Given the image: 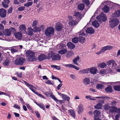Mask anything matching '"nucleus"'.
<instances>
[{
    "label": "nucleus",
    "mask_w": 120,
    "mask_h": 120,
    "mask_svg": "<svg viewBox=\"0 0 120 120\" xmlns=\"http://www.w3.org/2000/svg\"><path fill=\"white\" fill-rule=\"evenodd\" d=\"M97 71V69L95 67L84 69L79 71L80 74L87 73L90 72L91 74L94 75L96 74Z\"/></svg>",
    "instance_id": "f257e3e1"
},
{
    "label": "nucleus",
    "mask_w": 120,
    "mask_h": 120,
    "mask_svg": "<svg viewBox=\"0 0 120 120\" xmlns=\"http://www.w3.org/2000/svg\"><path fill=\"white\" fill-rule=\"evenodd\" d=\"M26 54L29 61L32 62L36 60L35 56V53L34 52L30 50H28L26 52Z\"/></svg>",
    "instance_id": "f03ea898"
},
{
    "label": "nucleus",
    "mask_w": 120,
    "mask_h": 120,
    "mask_svg": "<svg viewBox=\"0 0 120 120\" xmlns=\"http://www.w3.org/2000/svg\"><path fill=\"white\" fill-rule=\"evenodd\" d=\"M104 109L106 111L109 110L110 113L117 112L118 110L117 108L113 106H110V104L105 105L104 106Z\"/></svg>",
    "instance_id": "7ed1b4c3"
},
{
    "label": "nucleus",
    "mask_w": 120,
    "mask_h": 120,
    "mask_svg": "<svg viewBox=\"0 0 120 120\" xmlns=\"http://www.w3.org/2000/svg\"><path fill=\"white\" fill-rule=\"evenodd\" d=\"M51 58L52 60H59L61 58V56L58 54H55L52 52H49L48 54L47 58L49 59Z\"/></svg>",
    "instance_id": "20e7f679"
},
{
    "label": "nucleus",
    "mask_w": 120,
    "mask_h": 120,
    "mask_svg": "<svg viewBox=\"0 0 120 120\" xmlns=\"http://www.w3.org/2000/svg\"><path fill=\"white\" fill-rule=\"evenodd\" d=\"M119 22V20L116 18L110 19L109 21V26L111 28H113L116 26Z\"/></svg>",
    "instance_id": "39448f33"
},
{
    "label": "nucleus",
    "mask_w": 120,
    "mask_h": 120,
    "mask_svg": "<svg viewBox=\"0 0 120 120\" xmlns=\"http://www.w3.org/2000/svg\"><path fill=\"white\" fill-rule=\"evenodd\" d=\"M97 98H101V100H98L99 101L97 104L94 106V108L95 109H101L102 106V104L104 103V99L103 97H95Z\"/></svg>",
    "instance_id": "423d86ee"
},
{
    "label": "nucleus",
    "mask_w": 120,
    "mask_h": 120,
    "mask_svg": "<svg viewBox=\"0 0 120 120\" xmlns=\"http://www.w3.org/2000/svg\"><path fill=\"white\" fill-rule=\"evenodd\" d=\"M54 29L52 27H48L45 31V34L47 36L50 37L54 34Z\"/></svg>",
    "instance_id": "0eeeda50"
},
{
    "label": "nucleus",
    "mask_w": 120,
    "mask_h": 120,
    "mask_svg": "<svg viewBox=\"0 0 120 120\" xmlns=\"http://www.w3.org/2000/svg\"><path fill=\"white\" fill-rule=\"evenodd\" d=\"M106 71L107 73L108 74L109 73H111L112 72V70H111L109 67H107L106 70L105 69H101L99 72V74L102 76H103L105 75H107Z\"/></svg>",
    "instance_id": "6e6552de"
},
{
    "label": "nucleus",
    "mask_w": 120,
    "mask_h": 120,
    "mask_svg": "<svg viewBox=\"0 0 120 120\" xmlns=\"http://www.w3.org/2000/svg\"><path fill=\"white\" fill-rule=\"evenodd\" d=\"M23 48V46L22 45L18 46H14L12 47L11 49V52L14 53L18 52V51H20Z\"/></svg>",
    "instance_id": "1a4fd4ad"
},
{
    "label": "nucleus",
    "mask_w": 120,
    "mask_h": 120,
    "mask_svg": "<svg viewBox=\"0 0 120 120\" xmlns=\"http://www.w3.org/2000/svg\"><path fill=\"white\" fill-rule=\"evenodd\" d=\"M96 18L100 22L101 20H102L103 22H105L107 19V18L106 15L103 12H101L100 15L97 16Z\"/></svg>",
    "instance_id": "9d476101"
},
{
    "label": "nucleus",
    "mask_w": 120,
    "mask_h": 120,
    "mask_svg": "<svg viewBox=\"0 0 120 120\" xmlns=\"http://www.w3.org/2000/svg\"><path fill=\"white\" fill-rule=\"evenodd\" d=\"M68 18L69 20L68 22V24L69 26L71 27H73L77 24L79 22L73 19L72 16H69L68 17Z\"/></svg>",
    "instance_id": "9b49d317"
},
{
    "label": "nucleus",
    "mask_w": 120,
    "mask_h": 120,
    "mask_svg": "<svg viewBox=\"0 0 120 120\" xmlns=\"http://www.w3.org/2000/svg\"><path fill=\"white\" fill-rule=\"evenodd\" d=\"M26 61L25 58L22 57H20L16 59L15 61V64L16 65H21Z\"/></svg>",
    "instance_id": "f8f14e48"
},
{
    "label": "nucleus",
    "mask_w": 120,
    "mask_h": 120,
    "mask_svg": "<svg viewBox=\"0 0 120 120\" xmlns=\"http://www.w3.org/2000/svg\"><path fill=\"white\" fill-rule=\"evenodd\" d=\"M16 31V29L15 28L11 27L9 29H5L3 31V33L7 36H8L11 35L12 31L15 32Z\"/></svg>",
    "instance_id": "ddd939ff"
},
{
    "label": "nucleus",
    "mask_w": 120,
    "mask_h": 120,
    "mask_svg": "<svg viewBox=\"0 0 120 120\" xmlns=\"http://www.w3.org/2000/svg\"><path fill=\"white\" fill-rule=\"evenodd\" d=\"M24 82L25 84L33 92L34 94H35L37 92L35 90L37 89L33 85L29 84L26 82L24 81Z\"/></svg>",
    "instance_id": "4468645a"
},
{
    "label": "nucleus",
    "mask_w": 120,
    "mask_h": 120,
    "mask_svg": "<svg viewBox=\"0 0 120 120\" xmlns=\"http://www.w3.org/2000/svg\"><path fill=\"white\" fill-rule=\"evenodd\" d=\"M74 17L78 22H79L82 17V14L79 12H75L74 15Z\"/></svg>",
    "instance_id": "2eb2a0df"
},
{
    "label": "nucleus",
    "mask_w": 120,
    "mask_h": 120,
    "mask_svg": "<svg viewBox=\"0 0 120 120\" xmlns=\"http://www.w3.org/2000/svg\"><path fill=\"white\" fill-rule=\"evenodd\" d=\"M62 24L59 22H58L56 23L55 25V29L58 31L61 30L62 28Z\"/></svg>",
    "instance_id": "dca6fc26"
},
{
    "label": "nucleus",
    "mask_w": 120,
    "mask_h": 120,
    "mask_svg": "<svg viewBox=\"0 0 120 120\" xmlns=\"http://www.w3.org/2000/svg\"><path fill=\"white\" fill-rule=\"evenodd\" d=\"M6 11L3 8L0 9V16L2 18H4L6 16Z\"/></svg>",
    "instance_id": "f3484780"
},
{
    "label": "nucleus",
    "mask_w": 120,
    "mask_h": 120,
    "mask_svg": "<svg viewBox=\"0 0 120 120\" xmlns=\"http://www.w3.org/2000/svg\"><path fill=\"white\" fill-rule=\"evenodd\" d=\"M14 35L16 38L18 40H20L21 39L22 36V33L20 32L15 33Z\"/></svg>",
    "instance_id": "a211bd4d"
},
{
    "label": "nucleus",
    "mask_w": 120,
    "mask_h": 120,
    "mask_svg": "<svg viewBox=\"0 0 120 120\" xmlns=\"http://www.w3.org/2000/svg\"><path fill=\"white\" fill-rule=\"evenodd\" d=\"M78 112L79 113H81L84 110V109L83 107V105L81 104H80L77 108Z\"/></svg>",
    "instance_id": "6ab92c4d"
},
{
    "label": "nucleus",
    "mask_w": 120,
    "mask_h": 120,
    "mask_svg": "<svg viewBox=\"0 0 120 120\" xmlns=\"http://www.w3.org/2000/svg\"><path fill=\"white\" fill-rule=\"evenodd\" d=\"M67 45L69 49H73L75 47V45L71 42H68L67 43Z\"/></svg>",
    "instance_id": "aec40b11"
},
{
    "label": "nucleus",
    "mask_w": 120,
    "mask_h": 120,
    "mask_svg": "<svg viewBox=\"0 0 120 120\" xmlns=\"http://www.w3.org/2000/svg\"><path fill=\"white\" fill-rule=\"evenodd\" d=\"M19 30L21 31H23V33H26V27L24 24H22L20 25L19 28Z\"/></svg>",
    "instance_id": "412c9836"
},
{
    "label": "nucleus",
    "mask_w": 120,
    "mask_h": 120,
    "mask_svg": "<svg viewBox=\"0 0 120 120\" xmlns=\"http://www.w3.org/2000/svg\"><path fill=\"white\" fill-rule=\"evenodd\" d=\"M47 58V56H45V54H41L39 56L38 59L39 61H42L46 59Z\"/></svg>",
    "instance_id": "4be33fe9"
},
{
    "label": "nucleus",
    "mask_w": 120,
    "mask_h": 120,
    "mask_svg": "<svg viewBox=\"0 0 120 120\" xmlns=\"http://www.w3.org/2000/svg\"><path fill=\"white\" fill-rule=\"evenodd\" d=\"M105 83L102 82L101 84H97L96 86V88L98 89H101L104 87L105 84Z\"/></svg>",
    "instance_id": "5701e85b"
},
{
    "label": "nucleus",
    "mask_w": 120,
    "mask_h": 120,
    "mask_svg": "<svg viewBox=\"0 0 120 120\" xmlns=\"http://www.w3.org/2000/svg\"><path fill=\"white\" fill-rule=\"evenodd\" d=\"M86 31L87 33L92 34L94 32L95 30L92 28L89 27L87 28Z\"/></svg>",
    "instance_id": "b1692460"
},
{
    "label": "nucleus",
    "mask_w": 120,
    "mask_h": 120,
    "mask_svg": "<svg viewBox=\"0 0 120 120\" xmlns=\"http://www.w3.org/2000/svg\"><path fill=\"white\" fill-rule=\"evenodd\" d=\"M27 34L31 36L32 35L34 32V30L30 27H29L27 29Z\"/></svg>",
    "instance_id": "393cba45"
},
{
    "label": "nucleus",
    "mask_w": 120,
    "mask_h": 120,
    "mask_svg": "<svg viewBox=\"0 0 120 120\" xmlns=\"http://www.w3.org/2000/svg\"><path fill=\"white\" fill-rule=\"evenodd\" d=\"M74 54V53L72 51H68L66 54V56L68 58H71L72 57Z\"/></svg>",
    "instance_id": "a878e982"
},
{
    "label": "nucleus",
    "mask_w": 120,
    "mask_h": 120,
    "mask_svg": "<svg viewBox=\"0 0 120 120\" xmlns=\"http://www.w3.org/2000/svg\"><path fill=\"white\" fill-rule=\"evenodd\" d=\"M83 82L84 84L86 85L89 84L90 80L89 78H86L83 79Z\"/></svg>",
    "instance_id": "bb28decb"
},
{
    "label": "nucleus",
    "mask_w": 120,
    "mask_h": 120,
    "mask_svg": "<svg viewBox=\"0 0 120 120\" xmlns=\"http://www.w3.org/2000/svg\"><path fill=\"white\" fill-rule=\"evenodd\" d=\"M112 68L113 69H114L116 70L117 71L120 72V69H118V66H117L116 63L115 61L112 64Z\"/></svg>",
    "instance_id": "cd10ccee"
},
{
    "label": "nucleus",
    "mask_w": 120,
    "mask_h": 120,
    "mask_svg": "<svg viewBox=\"0 0 120 120\" xmlns=\"http://www.w3.org/2000/svg\"><path fill=\"white\" fill-rule=\"evenodd\" d=\"M68 112L74 118H75V112L74 110L72 109H69L68 110Z\"/></svg>",
    "instance_id": "c85d7f7f"
},
{
    "label": "nucleus",
    "mask_w": 120,
    "mask_h": 120,
    "mask_svg": "<svg viewBox=\"0 0 120 120\" xmlns=\"http://www.w3.org/2000/svg\"><path fill=\"white\" fill-rule=\"evenodd\" d=\"M100 113L101 112L97 110H95L94 112V117H97L100 115Z\"/></svg>",
    "instance_id": "c756f323"
},
{
    "label": "nucleus",
    "mask_w": 120,
    "mask_h": 120,
    "mask_svg": "<svg viewBox=\"0 0 120 120\" xmlns=\"http://www.w3.org/2000/svg\"><path fill=\"white\" fill-rule=\"evenodd\" d=\"M105 91L107 93H110L112 92V87L109 86L105 88Z\"/></svg>",
    "instance_id": "7c9ffc66"
},
{
    "label": "nucleus",
    "mask_w": 120,
    "mask_h": 120,
    "mask_svg": "<svg viewBox=\"0 0 120 120\" xmlns=\"http://www.w3.org/2000/svg\"><path fill=\"white\" fill-rule=\"evenodd\" d=\"M10 62V61L9 60L6 59L4 61L3 65L5 66H8L9 65Z\"/></svg>",
    "instance_id": "2f4dec72"
},
{
    "label": "nucleus",
    "mask_w": 120,
    "mask_h": 120,
    "mask_svg": "<svg viewBox=\"0 0 120 120\" xmlns=\"http://www.w3.org/2000/svg\"><path fill=\"white\" fill-rule=\"evenodd\" d=\"M112 15L114 17L117 18L119 17L120 16V11L119 10H118L116 11Z\"/></svg>",
    "instance_id": "473e14b6"
},
{
    "label": "nucleus",
    "mask_w": 120,
    "mask_h": 120,
    "mask_svg": "<svg viewBox=\"0 0 120 120\" xmlns=\"http://www.w3.org/2000/svg\"><path fill=\"white\" fill-rule=\"evenodd\" d=\"M102 10L105 13H108L109 11V8L107 5H105L103 8Z\"/></svg>",
    "instance_id": "72a5a7b5"
},
{
    "label": "nucleus",
    "mask_w": 120,
    "mask_h": 120,
    "mask_svg": "<svg viewBox=\"0 0 120 120\" xmlns=\"http://www.w3.org/2000/svg\"><path fill=\"white\" fill-rule=\"evenodd\" d=\"M92 25L96 28H98L99 26V23L97 21L95 20L92 23Z\"/></svg>",
    "instance_id": "f704fd0d"
},
{
    "label": "nucleus",
    "mask_w": 120,
    "mask_h": 120,
    "mask_svg": "<svg viewBox=\"0 0 120 120\" xmlns=\"http://www.w3.org/2000/svg\"><path fill=\"white\" fill-rule=\"evenodd\" d=\"M98 66L101 68H104L107 66V64L104 62L100 63L98 64Z\"/></svg>",
    "instance_id": "c9c22d12"
},
{
    "label": "nucleus",
    "mask_w": 120,
    "mask_h": 120,
    "mask_svg": "<svg viewBox=\"0 0 120 120\" xmlns=\"http://www.w3.org/2000/svg\"><path fill=\"white\" fill-rule=\"evenodd\" d=\"M85 5L83 4H81L78 5V9L81 10H83L84 9Z\"/></svg>",
    "instance_id": "e433bc0d"
},
{
    "label": "nucleus",
    "mask_w": 120,
    "mask_h": 120,
    "mask_svg": "<svg viewBox=\"0 0 120 120\" xmlns=\"http://www.w3.org/2000/svg\"><path fill=\"white\" fill-rule=\"evenodd\" d=\"M80 58L79 56H78L77 57L74 58L73 60V63L77 65H78V64L77 63L78 61L79 60Z\"/></svg>",
    "instance_id": "4c0bfd02"
},
{
    "label": "nucleus",
    "mask_w": 120,
    "mask_h": 120,
    "mask_svg": "<svg viewBox=\"0 0 120 120\" xmlns=\"http://www.w3.org/2000/svg\"><path fill=\"white\" fill-rule=\"evenodd\" d=\"M67 50L66 49H62L58 51L59 53L63 54L66 53L67 52Z\"/></svg>",
    "instance_id": "58836bf2"
},
{
    "label": "nucleus",
    "mask_w": 120,
    "mask_h": 120,
    "mask_svg": "<svg viewBox=\"0 0 120 120\" xmlns=\"http://www.w3.org/2000/svg\"><path fill=\"white\" fill-rule=\"evenodd\" d=\"M79 41L81 43H84L85 41V38H84L82 37H80L79 38Z\"/></svg>",
    "instance_id": "ea45409f"
},
{
    "label": "nucleus",
    "mask_w": 120,
    "mask_h": 120,
    "mask_svg": "<svg viewBox=\"0 0 120 120\" xmlns=\"http://www.w3.org/2000/svg\"><path fill=\"white\" fill-rule=\"evenodd\" d=\"M63 65L65 67H68L70 68H74V67L75 66L74 65H72L71 64H63Z\"/></svg>",
    "instance_id": "a19ab883"
},
{
    "label": "nucleus",
    "mask_w": 120,
    "mask_h": 120,
    "mask_svg": "<svg viewBox=\"0 0 120 120\" xmlns=\"http://www.w3.org/2000/svg\"><path fill=\"white\" fill-rule=\"evenodd\" d=\"M72 41L74 43H77L79 41V38L76 37L72 39Z\"/></svg>",
    "instance_id": "79ce46f5"
},
{
    "label": "nucleus",
    "mask_w": 120,
    "mask_h": 120,
    "mask_svg": "<svg viewBox=\"0 0 120 120\" xmlns=\"http://www.w3.org/2000/svg\"><path fill=\"white\" fill-rule=\"evenodd\" d=\"M33 2L32 1L28 2L27 3H25L24 4V6L26 7H29L31 6L33 4Z\"/></svg>",
    "instance_id": "37998d69"
},
{
    "label": "nucleus",
    "mask_w": 120,
    "mask_h": 120,
    "mask_svg": "<svg viewBox=\"0 0 120 120\" xmlns=\"http://www.w3.org/2000/svg\"><path fill=\"white\" fill-rule=\"evenodd\" d=\"M62 99H63L69 101L70 98L69 97H68L66 95L64 94L63 96L62 97Z\"/></svg>",
    "instance_id": "c03bdc74"
},
{
    "label": "nucleus",
    "mask_w": 120,
    "mask_h": 120,
    "mask_svg": "<svg viewBox=\"0 0 120 120\" xmlns=\"http://www.w3.org/2000/svg\"><path fill=\"white\" fill-rule=\"evenodd\" d=\"M86 27V26H85L82 29V30L79 33V34L81 35L84 36L85 34L84 33V32L85 31V27Z\"/></svg>",
    "instance_id": "a18cd8bd"
},
{
    "label": "nucleus",
    "mask_w": 120,
    "mask_h": 120,
    "mask_svg": "<svg viewBox=\"0 0 120 120\" xmlns=\"http://www.w3.org/2000/svg\"><path fill=\"white\" fill-rule=\"evenodd\" d=\"M6 36H7L5 34H3L2 33L1 36V37H0V39L3 40H7L6 39Z\"/></svg>",
    "instance_id": "49530a36"
},
{
    "label": "nucleus",
    "mask_w": 120,
    "mask_h": 120,
    "mask_svg": "<svg viewBox=\"0 0 120 120\" xmlns=\"http://www.w3.org/2000/svg\"><path fill=\"white\" fill-rule=\"evenodd\" d=\"M51 94L50 95V96L51 98L54 100V101H55L56 102H57V100H58L53 95V93L52 92L50 93Z\"/></svg>",
    "instance_id": "de8ad7c7"
},
{
    "label": "nucleus",
    "mask_w": 120,
    "mask_h": 120,
    "mask_svg": "<svg viewBox=\"0 0 120 120\" xmlns=\"http://www.w3.org/2000/svg\"><path fill=\"white\" fill-rule=\"evenodd\" d=\"M51 67L52 68H55L56 69L58 70H60L61 69L60 66H59L52 65L51 66Z\"/></svg>",
    "instance_id": "09e8293b"
},
{
    "label": "nucleus",
    "mask_w": 120,
    "mask_h": 120,
    "mask_svg": "<svg viewBox=\"0 0 120 120\" xmlns=\"http://www.w3.org/2000/svg\"><path fill=\"white\" fill-rule=\"evenodd\" d=\"M38 24V21L37 20H35L33 21L32 25L33 27L34 28L36 27Z\"/></svg>",
    "instance_id": "8fccbe9b"
},
{
    "label": "nucleus",
    "mask_w": 120,
    "mask_h": 120,
    "mask_svg": "<svg viewBox=\"0 0 120 120\" xmlns=\"http://www.w3.org/2000/svg\"><path fill=\"white\" fill-rule=\"evenodd\" d=\"M37 105L39 107L41 108L42 109H45V106L43 104L40 103L38 104H37Z\"/></svg>",
    "instance_id": "3c124183"
},
{
    "label": "nucleus",
    "mask_w": 120,
    "mask_h": 120,
    "mask_svg": "<svg viewBox=\"0 0 120 120\" xmlns=\"http://www.w3.org/2000/svg\"><path fill=\"white\" fill-rule=\"evenodd\" d=\"M114 89L116 91H120V86H115L114 87Z\"/></svg>",
    "instance_id": "603ef678"
},
{
    "label": "nucleus",
    "mask_w": 120,
    "mask_h": 120,
    "mask_svg": "<svg viewBox=\"0 0 120 120\" xmlns=\"http://www.w3.org/2000/svg\"><path fill=\"white\" fill-rule=\"evenodd\" d=\"M115 61L113 60H109L107 61L106 62L108 65H110L111 64H112L114 63Z\"/></svg>",
    "instance_id": "864d4df0"
},
{
    "label": "nucleus",
    "mask_w": 120,
    "mask_h": 120,
    "mask_svg": "<svg viewBox=\"0 0 120 120\" xmlns=\"http://www.w3.org/2000/svg\"><path fill=\"white\" fill-rule=\"evenodd\" d=\"M82 1L87 6L90 4V1L89 0H83Z\"/></svg>",
    "instance_id": "5fc2aeb1"
},
{
    "label": "nucleus",
    "mask_w": 120,
    "mask_h": 120,
    "mask_svg": "<svg viewBox=\"0 0 120 120\" xmlns=\"http://www.w3.org/2000/svg\"><path fill=\"white\" fill-rule=\"evenodd\" d=\"M107 50H110L112 49V46L111 45H107L105 46Z\"/></svg>",
    "instance_id": "6e6d98bb"
},
{
    "label": "nucleus",
    "mask_w": 120,
    "mask_h": 120,
    "mask_svg": "<svg viewBox=\"0 0 120 120\" xmlns=\"http://www.w3.org/2000/svg\"><path fill=\"white\" fill-rule=\"evenodd\" d=\"M110 4L112 5L113 4V3L111 2L110 1H105L103 3V4H106L107 5L109 4Z\"/></svg>",
    "instance_id": "4d7b16f0"
},
{
    "label": "nucleus",
    "mask_w": 120,
    "mask_h": 120,
    "mask_svg": "<svg viewBox=\"0 0 120 120\" xmlns=\"http://www.w3.org/2000/svg\"><path fill=\"white\" fill-rule=\"evenodd\" d=\"M34 32H36L37 31H40V29L39 28V27H34Z\"/></svg>",
    "instance_id": "13d9d810"
},
{
    "label": "nucleus",
    "mask_w": 120,
    "mask_h": 120,
    "mask_svg": "<svg viewBox=\"0 0 120 120\" xmlns=\"http://www.w3.org/2000/svg\"><path fill=\"white\" fill-rule=\"evenodd\" d=\"M2 4L3 6L5 8H7L8 7V4H6L5 3L3 2H2Z\"/></svg>",
    "instance_id": "bf43d9fd"
},
{
    "label": "nucleus",
    "mask_w": 120,
    "mask_h": 120,
    "mask_svg": "<svg viewBox=\"0 0 120 120\" xmlns=\"http://www.w3.org/2000/svg\"><path fill=\"white\" fill-rule=\"evenodd\" d=\"M35 94L37 95L39 97H41V98H43L44 99H45V98L44 96H43V95H42L41 94L38 93L37 92Z\"/></svg>",
    "instance_id": "052dcab7"
},
{
    "label": "nucleus",
    "mask_w": 120,
    "mask_h": 120,
    "mask_svg": "<svg viewBox=\"0 0 120 120\" xmlns=\"http://www.w3.org/2000/svg\"><path fill=\"white\" fill-rule=\"evenodd\" d=\"M116 102L115 101H112L110 104V105H112V106H115L116 105Z\"/></svg>",
    "instance_id": "680f3d73"
},
{
    "label": "nucleus",
    "mask_w": 120,
    "mask_h": 120,
    "mask_svg": "<svg viewBox=\"0 0 120 120\" xmlns=\"http://www.w3.org/2000/svg\"><path fill=\"white\" fill-rule=\"evenodd\" d=\"M25 8L24 6H22L18 8V10L19 11H22L24 10Z\"/></svg>",
    "instance_id": "e2e57ef3"
},
{
    "label": "nucleus",
    "mask_w": 120,
    "mask_h": 120,
    "mask_svg": "<svg viewBox=\"0 0 120 120\" xmlns=\"http://www.w3.org/2000/svg\"><path fill=\"white\" fill-rule=\"evenodd\" d=\"M45 83L48 84H53L52 82L50 80H48L46 81L45 82Z\"/></svg>",
    "instance_id": "0e129e2a"
},
{
    "label": "nucleus",
    "mask_w": 120,
    "mask_h": 120,
    "mask_svg": "<svg viewBox=\"0 0 120 120\" xmlns=\"http://www.w3.org/2000/svg\"><path fill=\"white\" fill-rule=\"evenodd\" d=\"M16 74L17 75L18 77L19 78H21L22 75V72L18 73V72L16 73Z\"/></svg>",
    "instance_id": "69168bd1"
},
{
    "label": "nucleus",
    "mask_w": 120,
    "mask_h": 120,
    "mask_svg": "<svg viewBox=\"0 0 120 120\" xmlns=\"http://www.w3.org/2000/svg\"><path fill=\"white\" fill-rule=\"evenodd\" d=\"M13 107L16 109H20V107L17 104H15L14 106Z\"/></svg>",
    "instance_id": "338daca9"
},
{
    "label": "nucleus",
    "mask_w": 120,
    "mask_h": 120,
    "mask_svg": "<svg viewBox=\"0 0 120 120\" xmlns=\"http://www.w3.org/2000/svg\"><path fill=\"white\" fill-rule=\"evenodd\" d=\"M101 51H102V52H105L106 50V48L105 46L103 47L101 49Z\"/></svg>",
    "instance_id": "774afa93"
}]
</instances>
